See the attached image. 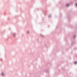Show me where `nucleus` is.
<instances>
[{"label":"nucleus","instance_id":"f257e3e1","mask_svg":"<svg viewBox=\"0 0 77 77\" xmlns=\"http://www.w3.org/2000/svg\"><path fill=\"white\" fill-rule=\"evenodd\" d=\"M66 6H67V7H68V6H69V4H67L66 5Z\"/></svg>","mask_w":77,"mask_h":77},{"label":"nucleus","instance_id":"f03ea898","mask_svg":"<svg viewBox=\"0 0 77 77\" xmlns=\"http://www.w3.org/2000/svg\"><path fill=\"white\" fill-rule=\"evenodd\" d=\"M75 64H77V62L76 61V62H75Z\"/></svg>","mask_w":77,"mask_h":77},{"label":"nucleus","instance_id":"7ed1b4c3","mask_svg":"<svg viewBox=\"0 0 77 77\" xmlns=\"http://www.w3.org/2000/svg\"><path fill=\"white\" fill-rule=\"evenodd\" d=\"M75 6H76L77 7V3L76 4Z\"/></svg>","mask_w":77,"mask_h":77},{"label":"nucleus","instance_id":"20e7f679","mask_svg":"<svg viewBox=\"0 0 77 77\" xmlns=\"http://www.w3.org/2000/svg\"><path fill=\"white\" fill-rule=\"evenodd\" d=\"M2 75H3V73H2Z\"/></svg>","mask_w":77,"mask_h":77},{"label":"nucleus","instance_id":"39448f33","mask_svg":"<svg viewBox=\"0 0 77 77\" xmlns=\"http://www.w3.org/2000/svg\"><path fill=\"white\" fill-rule=\"evenodd\" d=\"M29 32H27V33H29Z\"/></svg>","mask_w":77,"mask_h":77}]
</instances>
